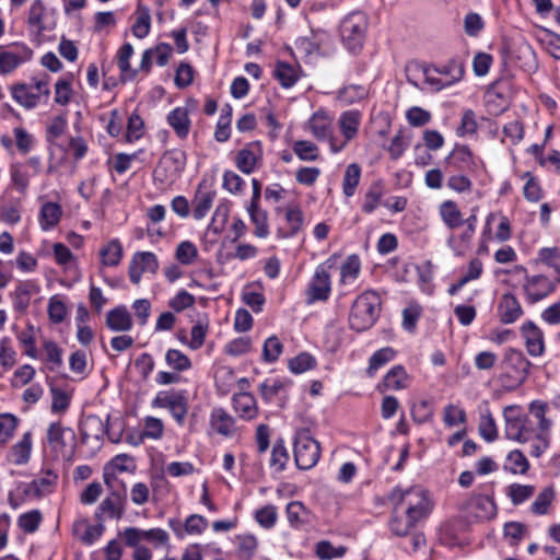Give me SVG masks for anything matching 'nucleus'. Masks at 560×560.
<instances>
[{
  "instance_id": "nucleus-49",
  "label": "nucleus",
  "mask_w": 560,
  "mask_h": 560,
  "mask_svg": "<svg viewBox=\"0 0 560 560\" xmlns=\"http://www.w3.org/2000/svg\"><path fill=\"white\" fill-rule=\"evenodd\" d=\"M346 552L347 548L345 546L334 547L328 540H322L316 545V555L323 560L340 558Z\"/></svg>"
},
{
  "instance_id": "nucleus-28",
  "label": "nucleus",
  "mask_w": 560,
  "mask_h": 560,
  "mask_svg": "<svg viewBox=\"0 0 560 560\" xmlns=\"http://www.w3.org/2000/svg\"><path fill=\"white\" fill-rule=\"evenodd\" d=\"M210 423L212 428L221 435L232 434L234 419L222 408H215L211 413Z\"/></svg>"
},
{
  "instance_id": "nucleus-43",
  "label": "nucleus",
  "mask_w": 560,
  "mask_h": 560,
  "mask_svg": "<svg viewBox=\"0 0 560 560\" xmlns=\"http://www.w3.org/2000/svg\"><path fill=\"white\" fill-rule=\"evenodd\" d=\"M316 365V360L307 352H301L288 361L290 371L294 374L304 373Z\"/></svg>"
},
{
  "instance_id": "nucleus-55",
  "label": "nucleus",
  "mask_w": 560,
  "mask_h": 560,
  "mask_svg": "<svg viewBox=\"0 0 560 560\" xmlns=\"http://www.w3.org/2000/svg\"><path fill=\"white\" fill-rule=\"evenodd\" d=\"M45 13V5L42 0H34L31 4L28 12V24L36 27L37 33L45 31L43 18Z\"/></svg>"
},
{
  "instance_id": "nucleus-62",
  "label": "nucleus",
  "mask_w": 560,
  "mask_h": 560,
  "mask_svg": "<svg viewBox=\"0 0 560 560\" xmlns=\"http://www.w3.org/2000/svg\"><path fill=\"white\" fill-rule=\"evenodd\" d=\"M11 180L14 187L24 194L28 187V174L20 164H13L10 167Z\"/></svg>"
},
{
  "instance_id": "nucleus-6",
  "label": "nucleus",
  "mask_w": 560,
  "mask_h": 560,
  "mask_svg": "<svg viewBox=\"0 0 560 560\" xmlns=\"http://www.w3.org/2000/svg\"><path fill=\"white\" fill-rule=\"evenodd\" d=\"M312 135L319 141L327 140L330 150L338 153L346 148V142L338 143L332 136V118L324 109L315 112L308 120Z\"/></svg>"
},
{
  "instance_id": "nucleus-57",
  "label": "nucleus",
  "mask_w": 560,
  "mask_h": 560,
  "mask_svg": "<svg viewBox=\"0 0 560 560\" xmlns=\"http://www.w3.org/2000/svg\"><path fill=\"white\" fill-rule=\"evenodd\" d=\"M208 527V520L199 514L189 515L184 523L185 534L200 535Z\"/></svg>"
},
{
  "instance_id": "nucleus-1",
  "label": "nucleus",
  "mask_w": 560,
  "mask_h": 560,
  "mask_svg": "<svg viewBox=\"0 0 560 560\" xmlns=\"http://www.w3.org/2000/svg\"><path fill=\"white\" fill-rule=\"evenodd\" d=\"M394 502L389 520L392 533L398 537L412 534L433 509L429 492L419 486L408 489L396 487L390 497Z\"/></svg>"
},
{
  "instance_id": "nucleus-44",
  "label": "nucleus",
  "mask_w": 560,
  "mask_h": 560,
  "mask_svg": "<svg viewBox=\"0 0 560 560\" xmlns=\"http://www.w3.org/2000/svg\"><path fill=\"white\" fill-rule=\"evenodd\" d=\"M186 394L185 390H161L151 402L153 408H172L177 400Z\"/></svg>"
},
{
  "instance_id": "nucleus-22",
  "label": "nucleus",
  "mask_w": 560,
  "mask_h": 560,
  "mask_svg": "<svg viewBox=\"0 0 560 560\" xmlns=\"http://www.w3.org/2000/svg\"><path fill=\"white\" fill-rule=\"evenodd\" d=\"M233 407L235 412L244 419H253L256 416V400L249 393L234 394Z\"/></svg>"
},
{
  "instance_id": "nucleus-5",
  "label": "nucleus",
  "mask_w": 560,
  "mask_h": 560,
  "mask_svg": "<svg viewBox=\"0 0 560 560\" xmlns=\"http://www.w3.org/2000/svg\"><path fill=\"white\" fill-rule=\"evenodd\" d=\"M293 452L296 467L302 470L314 467L320 456L319 443L306 431L296 434Z\"/></svg>"
},
{
  "instance_id": "nucleus-18",
  "label": "nucleus",
  "mask_w": 560,
  "mask_h": 560,
  "mask_svg": "<svg viewBox=\"0 0 560 560\" xmlns=\"http://www.w3.org/2000/svg\"><path fill=\"white\" fill-rule=\"evenodd\" d=\"M339 128L342 133L346 144L354 139L358 135L359 126L361 122V114L358 110L343 112L339 117Z\"/></svg>"
},
{
  "instance_id": "nucleus-30",
  "label": "nucleus",
  "mask_w": 560,
  "mask_h": 560,
  "mask_svg": "<svg viewBox=\"0 0 560 560\" xmlns=\"http://www.w3.org/2000/svg\"><path fill=\"white\" fill-rule=\"evenodd\" d=\"M361 178V167L357 163H351L346 167L343 180H342V191L345 196L352 197L355 192V189L360 183Z\"/></svg>"
},
{
  "instance_id": "nucleus-15",
  "label": "nucleus",
  "mask_w": 560,
  "mask_h": 560,
  "mask_svg": "<svg viewBox=\"0 0 560 560\" xmlns=\"http://www.w3.org/2000/svg\"><path fill=\"white\" fill-rule=\"evenodd\" d=\"M186 152L179 149H172L164 152L160 160V165L164 167L165 176H177L179 175L186 166Z\"/></svg>"
},
{
  "instance_id": "nucleus-31",
  "label": "nucleus",
  "mask_w": 560,
  "mask_h": 560,
  "mask_svg": "<svg viewBox=\"0 0 560 560\" xmlns=\"http://www.w3.org/2000/svg\"><path fill=\"white\" fill-rule=\"evenodd\" d=\"M285 513L288 522L292 527L299 528L307 522L308 511L300 501H293L287 504Z\"/></svg>"
},
{
  "instance_id": "nucleus-9",
  "label": "nucleus",
  "mask_w": 560,
  "mask_h": 560,
  "mask_svg": "<svg viewBox=\"0 0 560 560\" xmlns=\"http://www.w3.org/2000/svg\"><path fill=\"white\" fill-rule=\"evenodd\" d=\"M159 269L158 257L151 252H138L133 255L129 264V278L135 284L141 280L143 272L155 273Z\"/></svg>"
},
{
  "instance_id": "nucleus-23",
  "label": "nucleus",
  "mask_w": 560,
  "mask_h": 560,
  "mask_svg": "<svg viewBox=\"0 0 560 560\" xmlns=\"http://www.w3.org/2000/svg\"><path fill=\"white\" fill-rule=\"evenodd\" d=\"M214 197V191H202V183L199 184L195 195L192 209V215L196 220H201L206 217L212 207Z\"/></svg>"
},
{
  "instance_id": "nucleus-52",
  "label": "nucleus",
  "mask_w": 560,
  "mask_h": 560,
  "mask_svg": "<svg viewBox=\"0 0 560 560\" xmlns=\"http://www.w3.org/2000/svg\"><path fill=\"white\" fill-rule=\"evenodd\" d=\"M143 128L144 122L140 115L137 112H133L129 118L127 124V131H126V141L132 142L135 140H138L143 135Z\"/></svg>"
},
{
  "instance_id": "nucleus-39",
  "label": "nucleus",
  "mask_w": 560,
  "mask_h": 560,
  "mask_svg": "<svg viewBox=\"0 0 560 560\" xmlns=\"http://www.w3.org/2000/svg\"><path fill=\"white\" fill-rule=\"evenodd\" d=\"M12 96L27 109L34 108L39 101V94L32 93L26 84L15 85L12 90Z\"/></svg>"
},
{
  "instance_id": "nucleus-51",
  "label": "nucleus",
  "mask_w": 560,
  "mask_h": 560,
  "mask_svg": "<svg viewBox=\"0 0 560 560\" xmlns=\"http://www.w3.org/2000/svg\"><path fill=\"white\" fill-rule=\"evenodd\" d=\"M47 312H48L49 319L54 324L62 323L68 315V308H67L65 302H62L56 295L50 298V300L48 302Z\"/></svg>"
},
{
  "instance_id": "nucleus-12",
  "label": "nucleus",
  "mask_w": 560,
  "mask_h": 560,
  "mask_svg": "<svg viewBox=\"0 0 560 560\" xmlns=\"http://www.w3.org/2000/svg\"><path fill=\"white\" fill-rule=\"evenodd\" d=\"M556 290V284L544 275L526 276L524 291L530 303H536Z\"/></svg>"
},
{
  "instance_id": "nucleus-61",
  "label": "nucleus",
  "mask_w": 560,
  "mask_h": 560,
  "mask_svg": "<svg viewBox=\"0 0 560 560\" xmlns=\"http://www.w3.org/2000/svg\"><path fill=\"white\" fill-rule=\"evenodd\" d=\"M42 522V514L38 510L24 513L19 517V526L25 533H34Z\"/></svg>"
},
{
  "instance_id": "nucleus-16",
  "label": "nucleus",
  "mask_w": 560,
  "mask_h": 560,
  "mask_svg": "<svg viewBox=\"0 0 560 560\" xmlns=\"http://www.w3.org/2000/svg\"><path fill=\"white\" fill-rule=\"evenodd\" d=\"M105 324L113 331H128L132 327V318L127 307L119 305L107 312Z\"/></svg>"
},
{
  "instance_id": "nucleus-25",
  "label": "nucleus",
  "mask_w": 560,
  "mask_h": 560,
  "mask_svg": "<svg viewBox=\"0 0 560 560\" xmlns=\"http://www.w3.org/2000/svg\"><path fill=\"white\" fill-rule=\"evenodd\" d=\"M133 55V47L130 43H125L117 52V65L121 71V81L133 80L138 70L130 67V58Z\"/></svg>"
},
{
  "instance_id": "nucleus-37",
  "label": "nucleus",
  "mask_w": 560,
  "mask_h": 560,
  "mask_svg": "<svg viewBox=\"0 0 560 560\" xmlns=\"http://www.w3.org/2000/svg\"><path fill=\"white\" fill-rule=\"evenodd\" d=\"M285 222L289 228L287 232L282 231V237L296 235L303 226L304 214L299 207H290L285 211Z\"/></svg>"
},
{
  "instance_id": "nucleus-21",
  "label": "nucleus",
  "mask_w": 560,
  "mask_h": 560,
  "mask_svg": "<svg viewBox=\"0 0 560 560\" xmlns=\"http://www.w3.org/2000/svg\"><path fill=\"white\" fill-rule=\"evenodd\" d=\"M167 122L180 139L187 138L190 129L188 112L184 107H176L167 115Z\"/></svg>"
},
{
  "instance_id": "nucleus-59",
  "label": "nucleus",
  "mask_w": 560,
  "mask_h": 560,
  "mask_svg": "<svg viewBox=\"0 0 560 560\" xmlns=\"http://www.w3.org/2000/svg\"><path fill=\"white\" fill-rule=\"evenodd\" d=\"M194 68L187 62H180L175 73V84L179 89L189 86L194 81Z\"/></svg>"
},
{
  "instance_id": "nucleus-33",
  "label": "nucleus",
  "mask_w": 560,
  "mask_h": 560,
  "mask_svg": "<svg viewBox=\"0 0 560 560\" xmlns=\"http://www.w3.org/2000/svg\"><path fill=\"white\" fill-rule=\"evenodd\" d=\"M35 288L32 281H20L14 291V308L18 312H25L30 305L31 291Z\"/></svg>"
},
{
  "instance_id": "nucleus-2",
  "label": "nucleus",
  "mask_w": 560,
  "mask_h": 560,
  "mask_svg": "<svg viewBox=\"0 0 560 560\" xmlns=\"http://www.w3.org/2000/svg\"><path fill=\"white\" fill-rule=\"evenodd\" d=\"M381 299L374 291H365L353 302L349 314V326L358 332L370 329L380 316Z\"/></svg>"
},
{
  "instance_id": "nucleus-35",
  "label": "nucleus",
  "mask_w": 560,
  "mask_h": 560,
  "mask_svg": "<svg viewBox=\"0 0 560 560\" xmlns=\"http://www.w3.org/2000/svg\"><path fill=\"white\" fill-rule=\"evenodd\" d=\"M151 28V14L147 7H138V16L131 27L132 35L139 39L148 36Z\"/></svg>"
},
{
  "instance_id": "nucleus-63",
  "label": "nucleus",
  "mask_w": 560,
  "mask_h": 560,
  "mask_svg": "<svg viewBox=\"0 0 560 560\" xmlns=\"http://www.w3.org/2000/svg\"><path fill=\"white\" fill-rule=\"evenodd\" d=\"M252 346V340L249 337H238L230 341L225 346V352L233 357L242 355L249 351Z\"/></svg>"
},
{
  "instance_id": "nucleus-60",
  "label": "nucleus",
  "mask_w": 560,
  "mask_h": 560,
  "mask_svg": "<svg viewBox=\"0 0 560 560\" xmlns=\"http://www.w3.org/2000/svg\"><path fill=\"white\" fill-rule=\"evenodd\" d=\"M195 304V296L186 290H180L168 301V306L177 313L191 307Z\"/></svg>"
},
{
  "instance_id": "nucleus-7",
  "label": "nucleus",
  "mask_w": 560,
  "mask_h": 560,
  "mask_svg": "<svg viewBox=\"0 0 560 560\" xmlns=\"http://www.w3.org/2000/svg\"><path fill=\"white\" fill-rule=\"evenodd\" d=\"M122 491L113 490L97 506L94 518L104 524L106 517L120 520L125 513L126 488L122 485Z\"/></svg>"
},
{
  "instance_id": "nucleus-46",
  "label": "nucleus",
  "mask_w": 560,
  "mask_h": 560,
  "mask_svg": "<svg viewBox=\"0 0 560 560\" xmlns=\"http://www.w3.org/2000/svg\"><path fill=\"white\" fill-rule=\"evenodd\" d=\"M555 497V491L551 487L545 488L530 505V511L536 515H545L548 512Z\"/></svg>"
},
{
  "instance_id": "nucleus-17",
  "label": "nucleus",
  "mask_w": 560,
  "mask_h": 560,
  "mask_svg": "<svg viewBox=\"0 0 560 560\" xmlns=\"http://www.w3.org/2000/svg\"><path fill=\"white\" fill-rule=\"evenodd\" d=\"M500 320L503 324H512L523 314L521 304L515 295L505 293L502 295L499 304Z\"/></svg>"
},
{
  "instance_id": "nucleus-34",
  "label": "nucleus",
  "mask_w": 560,
  "mask_h": 560,
  "mask_svg": "<svg viewBox=\"0 0 560 560\" xmlns=\"http://www.w3.org/2000/svg\"><path fill=\"white\" fill-rule=\"evenodd\" d=\"M396 355V351L390 347L382 348L375 351L369 361V366L366 373L369 376H374L376 371L385 365L387 362L392 361Z\"/></svg>"
},
{
  "instance_id": "nucleus-64",
  "label": "nucleus",
  "mask_w": 560,
  "mask_h": 560,
  "mask_svg": "<svg viewBox=\"0 0 560 560\" xmlns=\"http://www.w3.org/2000/svg\"><path fill=\"white\" fill-rule=\"evenodd\" d=\"M408 122L413 127H422L431 120V114L418 106H413L406 114Z\"/></svg>"
},
{
  "instance_id": "nucleus-50",
  "label": "nucleus",
  "mask_w": 560,
  "mask_h": 560,
  "mask_svg": "<svg viewBox=\"0 0 560 560\" xmlns=\"http://www.w3.org/2000/svg\"><path fill=\"white\" fill-rule=\"evenodd\" d=\"M548 405L541 400H534L529 405L530 413L538 419V427L541 433L549 431L551 420L546 418Z\"/></svg>"
},
{
  "instance_id": "nucleus-58",
  "label": "nucleus",
  "mask_w": 560,
  "mask_h": 560,
  "mask_svg": "<svg viewBox=\"0 0 560 560\" xmlns=\"http://www.w3.org/2000/svg\"><path fill=\"white\" fill-rule=\"evenodd\" d=\"M411 416L415 422L422 424L430 421L433 417V409L425 399L412 406Z\"/></svg>"
},
{
  "instance_id": "nucleus-32",
  "label": "nucleus",
  "mask_w": 560,
  "mask_h": 560,
  "mask_svg": "<svg viewBox=\"0 0 560 560\" xmlns=\"http://www.w3.org/2000/svg\"><path fill=\"white\" fill-rule=\"evenodd\" d=\"M383 196V182H374L369 188V190L365 192L364 202L362 205V211L365 213H372L380 205Z\"/></svg>"
},
{
  "instance_id": "nucleus-4",
  "label": "nucleus",
  "mask_w": 560,
  "mask_h": 560,
  "mask_svg": "<svg viewBox=\"0 0 560 560\" xmlns=\"http://www.w3.org/2000/svg\"><path fill=\"white\" fill-rule=\"evenodd\" d=\"M532 363L521 350L508 348L504 352L500 368L504 371L503 377L510 378L518 386L522 385L529 374Z\"/></svg>"
},
{
  "instance_id": "nucleus-36",
  "label": "nucleus",
  "mask_w": 560,
  "mask_h": 560,
  "mask_svg": "<svg viewBox=\"0 0 560 560\" xmlns=\"http://www.w3.org/2000/svg\"><path fill=\"white\" fill-rule=\"evenodd\" d=\"M100 255L103 265L117 266L122 257V246L118 240H113L101 249Z\"/></svg>"
},
{
  "instance_id": "nucleus-40",
  "label": "nucleus",
  "mask_w": 560,
  "mask_h": 560,
  "mask_svg": "<svg viewBox=\"0 0 560 560\" xmlns=\"http://www.w3.org/2000/svg\"><path fill=\"white\" fill-rule=\"evenodd\" d=\"M535 493V487L532 485L512 483L506 489V495L514 505H520L527 501Z\"/></svg>"
},
{
  "instance_id": "nucleus-41",
  "label": "nucleus",
  "mask_w": 560,
  "mask_h": 560,
  "mask_svg": "<svg viewBox=\"0 0 560 560\" xmlns=\"http://www.w3.org/2000/svg\"><path fill=\"white\" fill-rule=\"evenodd\" d=\"M250 145L240 150L235 159L237 168L245 174L253 173L257 162V156L250 149Z\"/></svg>"
},
{
  "instance_id": "nucleus-20",
  "label": "nucleus",
  "mask_w": 560,
  "mask_h": 560,
  "mask_svg": "<svg viewBox=\"0 0 560 560\" xmlns=\"http://www.w3.org/2000/svg\"><path fill=\"white\" fill-rule=\"evenodd\" d=\"M407 378L408 375L405 368L402 365H395L386 373L383 383L378 385V389L381 392L404 389L407 387Z\"/></svg>"
},
{
  "instance_id": "nucleus-29",
  "label": "nucleus",
  "mask_w": 560,
  "mask_h": 560,
  "mask_svg": "<svg viewBox=\"0 0 560 560\" xmlns=\"http://www.w3.org/2000/svg\"><path fill=\"white\" fill-rule=\"evenodd\" d=\"M32 451V433L26 432L23 434L20 442L11 448V458L15 465H23L30 460Z\"/></svg>"
},
{
  "instance_id": "nucleus-47",
  "label": "nucleus",
  "mask_w": 560,
  "mask_h": 560,
  "mask_svg": "<svg viewBox=\"0 0 560 560\" xmlns=\"http://www.w3.org/2000/svg\"><path fill=\"white\" fill-rule=\"evenodd\" d=\"M506 459L511 464V467L505 466L504 468L509 469L514 475H524L529 469V462L520 450L510 452L506 456Z\"/></svg>"
},
{
  "instance_id": "nucleus-3",
  "label": "nucleus",
  "mask_w": 560,
  "mask_h": 560,
  "mask_svg": "<svg viewBox=\"0 0 560 560\" xmlns=\"http://www.w3.org/2000/svg\"><path fill=\"white\" fill-rule=\"evenodd\" d=\"M368 28L364 13L357 11L348 14L340 24V36L346 48L352 52L361 51Z\"/></svg>"
},
{
  "instance_id": "nucleus-24",
  "label": "nucleus",
  "mask_w": 560,
  "mask_h": 560,
  "mask_svg": "<svg viewBox=\"0 0 560 560\" xmlns=\"http://www.w3.org/2000/svg\"><path fill=\"white\" fill-rule=\"evenodd\" d=\"M440 215L450 230L457 229L464 224L462 212L453 200H446L441 203Z\"/></svg>"
},
{
  "instance_id": "nucleus-48",
  "label": "nucleus",
  "mask_w": 560,
  "mask_h": 560,
  "mask_svg": "<svg viewBox=\"0 0 560 560\" xmlns=\"http://www.w3.org/2000/svg\"><path fill=\"white\" fill-rule=\"evenodd\" d=\"M198 256V249L190 241L180 242L175 250L176 259L183 265H191Z\"/></svg>"
},
{
  "instance_id": "nucleus-38",
  "label": "nucleus",
  "mask_w": 560,
  "mask_h": 560,
  "mask_svg": "<svg viewBox=\"0 0 560 560\" xmlns=\"http://www.w3.org/2000/svg\"><path fill=\"white\" fill-rule=\"evenodd\" d=\"M293 152L303 162H314L319 159L318 147L307 140H298L293 143Z\"/></svg>"
},
{
  "instance_id": "nucleus-42",
  "label": "nucleus",
  "mask_w": 560,
  "mask_h": 560,
  "mask_svg": "<svg viewBox=\"0 0 560 560\" xmlns=\"http://www.w3.org/2000/svg\"><path fill=\"white\" fill-rule=\"evenodd\" d=\"M165 361L171 369L177 372L187 371L191 368L190 359L177 349L167 350Z\"/></svg>"
},
{
  "instance_id": "nucleus-53",
  "label": "nucleus",
  "mask_w": 560,
  "mask_h": 560,
  "mask_svg": "<svg viewBox=\"0 0 560 560\" xmlns=\"http://www.w3.org/2000/svg\"><path fill=\"white\" fill-rule=\"evenodd\" d=\"M479 433L487 442H493L498 438L495 421L490 411L481 415Z\"/></svg>"
},
{
  "instance_id": "nucleus-11",
  "label": "nucleus",
  "mask_w": 560,
  "mask_h": 560,
  "mask_svg": "<svg viewBox=\"0 0 560 560\" xmlns=\"http://www.w3.org/2000/svg\"><path fill=\"white\" fill-rule=\"evenodd\" d=\"M516 406H508L504 408L503 413L505 418V436L509 440L524 443L529 440L532 430L525 425L527 421L526 418H522L520 416L513 417L510 415V412L516 410Z\"/></svg>"
},
{
  "instance_id": "nucleus-14",
  "label": "nucleus",
  "mask_w": 560,
  "mask_h": 560,
  "mask_svg": "<svg viewBox=\"0 0 560 560\" xmlns=\"http://www.w3.org/2000/svg\"><path fill=\"white\" fill-rule=\"evenodd\" d=\"M446 162L463 172H475L477 161L467 145L456 144L453 151L447 155Z\"/></svg>"
},
{
  "instance_id": "nucleus-8",
  "label": "nucleus",
  "mask_w": 560,
  "mask_h": 560,
  "mask_svg": "<svg viewBox=\"0 0 560 560\" xmlns=\"http://www.w3.org/2000/svg\"><path fill=\"white\" fill-rule=\"evenodd\" d=\"M331 292L330 275L325 264L317 266L306 290L307 303L328 300Z\"/></svg>"
},
{
  "instance_id": "nucleus-45",
  "label": "nucleus",
  "mask_w": 560,
  "mask_h": 560,
  "mask_svg": "<svg viewBox=\"0 0 560 560\" xmlns=\"http://www.w3.org/2000/svg\"><path fill=\"white\" fill-rule=\"evenodd\" d=\"M248 212L252 222L255 224V235L258 237H265L268 235L267 214L265 211L258 208V206L249 205Z\"/></svg>"
},
{
  "instance_id": "nucleus-27",
  "label": "nucleus",
  "mask_w": 560,
  "mask_h": 560,
  "mask_svg": "<svg viewBox=\"0 0 560 560\" xmlns=\"http://www.w3.org/2000/svg\"><path fill=\"white\" fill-rule=\"evenodd\" d=\"M434 71L441 75L447 77L445 81L451 86L463 79L465 67L463 61L457 58H452L446 65L435 67Z\"/></svg>"
},
{
  "instance_id": "nucleus-19",
  "label": "nucleus",
  "mask_w": 560,
  "mask_h": 560,
  "mask_svg": "<svg viewBox=\"0 0 560 560\" xmlns=\"http://www.w3.org/2000/svg\"><path fill=\"white\" fill-rule=\"evenodd\" d=\"M70 435L72 440L75 439L73 430L65 428L60 422H52L47 429V442L50 447L56 452H63L67 446L66 435Z\"/></svg>"
},
{
  "instance_id": "nucleus-26",
  "label": "nucleus",
  "mask_w": 560,
  "mask_h": 560,
  "mask_svg": "<svg viewBox=\"0 0 560 560\" xmlns=\"http://www.w3.org/2000/svg\"><path fill=\"white\" fill-rule=\"evenodd\" d=\"M62 215L61 206L57 202H45L39 213V223L44 231L56 226Z\"/></svg>"
},
{
  "instance_id": "nucleus-10",
  "label": "nucleus",
  "mask_w": 560,
  "mask_h": 560,
  "mask_svg": "<svg viewBox=\"0 0 560 560\" xmlns=\"http://www.w3.org/2000/svg\"><path fill=\"white\" fill-rule=\"evenodd\" d=\"M82 442L88 443L90 439L101 441L105 434L113 443L119 442V436L113 438L108 431V422L104 423L101 417L89 415L80 422Z\"/></svg>"
},
{
  "instance_id": "nucleus-13",
  "label": "nucleus",
  "mask_w": 560,
  "mask_h": 560,
  "mask_svg": "<svg viewBox=\"0 0 560 560\" xmlns=\"http://www.w3.org/2000/svg\"><path fill=\"white\" fill-rule=\"evenodd\" d=\"M525 339L526 350L532 357H540L545 352L544 334L532 320L524 323L521 327Z\"/></svg>"
},
{
  "instance_id": "nucleus-54",
  "label": "nucleus",
  "mask_w": 560,
  "mask_h": 560,
  "mask_svg": "<svg viewBox=\"0 0 560 560\" xmlns=\"http://www.w3.org/2000/svg\"><path fill=\"white\" fill-rule=\"evenodd\" d=\"M18 425V418L12 413L0 415V443H7L12 436Z\"/></svg>"
},
{
  "instance_id": "nucleus-56",
  "label": "nucleus",
  "mask_w": 560,
  "mask_h": 560,
  "mask_svg": "<svg viewBox=\"0 0 560 560\" xmlns=\"http://www.w3.org/2000/svg\"><path fill=\"white\" fill-rule=\"evenodd\" d=\"M57 479V476L52 472H48L47 477L34 479L25 490L26 494H33L34 497H42L44 494V490L52 486L55 480Z\"/></svg>"
}]
</instances>
